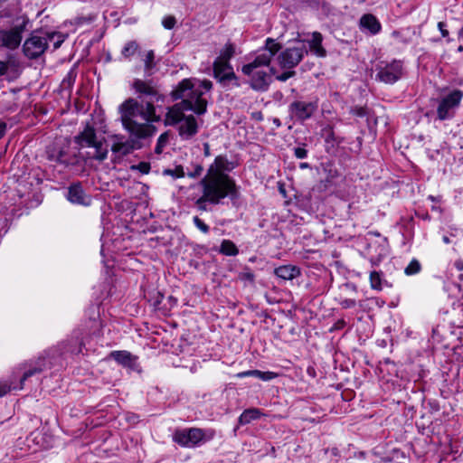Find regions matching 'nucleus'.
Masks as SVG:
<instances>
[{
  "mask_svg": "<svg viewBox=\"0 0 463 463\" xmlns=\"http://www.w3.org/2000/svg\"><path fill=\"white\" fill-rule=\"evenodd\" d=\"M212 82L207 80L184 79L173 90L174 99H181L182 101L168 109L165 124H179L178 132L183 139H189L198 132L199 122L186 112L193 111L198 116L206 112L207 101L203 96L212 89Z\"/></svg>",
  "mask_w": 463,
  "mask_h": 463,
  "instance_id": "1",
  "label": "nucleus"
},
{
  "mask_svg": "<svg viewBox=\"0 0 463 463\" xmlns=\"http://www.w3.org/2000/svg\"><path fill=\"white\" fill-rule=\"evenodd\" d=\"M234 168L225 156H218L209 165L205 175L200 181L202 193L204 199L212 204H219L226 197H233L237 194L235 181L229 175V172Z\"/></svg>",
  "mask_w": 463,
  "mask_h": 463,
  "instance_id": "2",
  "label": "nucleus"
},
{
  "mask_svg": "<svg viewBox=\"0 0 463 463\" xmlns=\"http://www.w3.org/2000/svg\"><path fill=\"white\" fill-rule=\"evenodd\" d=\"M123 128L137 138H146L156 133L154 122L160 117L156 114L155 106L151 102L139 104L134 99H128L118 108Z\"/></svg>",
  "mask_w": 463,
  "mask_h": 463,
  "instance_id": "3",
  "label": "nucleus"
},
{
  "mask_svg": "<svg viewBox=\"0 0 463 463\" xmlns=\"http://www.w3.org/2000/svg\"><path fill=\"white\" fill-rule=\"evenodd\" d=\"M279 50V43L272 38H268L265 46L258 52L255 59L242 67V72L250 77V85L254 90H264L269 86L271 74H276V71L269 67V63Z\"/></svg>",
  "mask_w": 463,
  "mask_h": 463,
  "instance_id": "4",
  "label": "nucleus"
},
{
  "mask_svg": "<svg viewBox=\"0 0 463 463\" xmlns=\"http://www.w3.org/2000/svg\"><path fill=\"white\" fill-rule=\"evenodd\" d=\"M64 36L60 33H34L24 43V52L33 59L42 55L48 47L49 43H52L54 49H57L64 42Z\"/></svg>",
  "mask_w": 463,
  "mask_h": 463,
  "instance_id": "5",
  "label": "nucleus"
},
{
  "mask_svg": "<svg viewBox=\"0 0 463 463\" xmlns=\"http://www.w3.org/2000/svg\"><path fill=\"white\" fill-rule=\"evenodd\" d=\"M75 142L80 147L94 148V153L90 156L99 161H103L108 156V147L104 145V138L98 139L93 127L87 126L82 132L75 137Z\"/></svg>",
  "mask_w": 463,
  "mask_h": 463,
  "instance_id": "6",
  "label": "nucleus"
},
{
  "mask_svg": "<svg viewBox=\"0 0 463 463\" xmlns=\"http://www.w3.org/2000/svg\"><path fill=\"white\" fill-rule=\"evenodd\" d=\"M214 436L213 430L205 431L197 428L177 430L173 434V440L182 447L194 448L210 440Z\"/></svg>",
  "mask_w": 463,
  "mask_h": 463,
  "instance_id": "7",
  "label": "nucleus"
},
{
  "mask_svg": "<svg viewBox=\"0 0 463 463\" xmlns=\"http://www.w3.org/2000/svg\"><path fill=\"white\" fill-rule=\"evenodd\" d=\"M463 99V91L454 90L448 94L444 95L437 108V116L439 120H446L451 118L455 110L458 108Z\"/></svg>",
  "mask_w": 463,
  "mask_h": 463,
  "instance_id": "8",
  "label": "nucleus"
},
{
  "mask_svg": "<svg viewBox=\"0 0 463 463\" xmlns=\"http://www.w3.org/2000/svg\"><path fill=\"white\" fill-rule=\"evenodd\" d=\"M307 52V44L304 41H298L296 45L288 47L279 53L278 61L281 68L292 69L296 67Z\"/></svg>",
  "mask_w": 463,
  "mask_h": 463,
  "instance_id": "9",
  "label": "nucleus"
},
{
  "mask_svg": "<svg viewBox=\"0 0 463 463\" xmlns=\"http://www.w3.org/2000/svg\"><path fill=\"white\" fill-rule=\"evenodd\" d=\"M25 22L21 24H16L10 29H0V47L7 49L17 48L22 41V33L24 30Z\"/></svg>",
  "mask_w": 463,
  "mask_h": 463,
  "instance_id": "10",
  "label": "nucleus"
},
{
  "mask_svg": "<svg viewBox=\"0 0 463 463\" xmlns=\"http://www.w3.org/2000/svg\"><path fill=\"white\" fill-rule=\"evenodd\" d=\"M402 74V64L399 61H393L381 67L377 79L384 83L392 84L396 82Z\"/></svg>",
  "mask_w": 463,
  "mask_h": 463,
  "instance_id": "11",
  "label": "nucleus"
},
{
  "mask_svg": "<svg viewBox=\"0 0 463 463\" xmlns=\"http://www.w3.org/2000/svg\"><path fill=\"white\" fill-rule=\"evenodd\" d=\"M316 102L295 101L289 106V113L293 118L306 120L317 110Z\"/></svg>",
  "mask_w": 463,
  "mask_h": 463,
  "instance_id": "12",
  "label": "nucleus"
},
{
  "mask_svg": "<svg viewBox=\"0 0 463 463\" xmlns=\"http://www.w3.org/2000/svg\"><path fill=\"white\" fill-rule=\"evenodd\" d=\"M111 140V151L119 156H126L131 153L134 149V144L132 141L126 139L121 135H112Z\"/></svg>",
  "mask_w": 463,
  "mask_h": 463,
  "instance_id": "13",
  "label": "nucleus"
},
{
  "mask_svg": "<svg viewBox=\"0 0 463 463\" xmlns=\"http://www.w3.org/2000/svg\"><path fill=\"white\" fill-rule=\"evenodd\" d=\"M67 199L76 204L90 205L91 198L85 194L82 187L79 184H74L69 187Z\"/></svg>",
  "mask_w": 463,
  "mask_h": 463,
  "instance_id": "14",
  "label": "nucleus"
},
{
  "mask_svg": "<svg viewBox=\"0 0 463 463\" xmlns=\"http://www.w3.org/2000/svg\"><path fill=\"white\" fill-rule=\"evenodd\" d=\"M213 72L215 78L221 81L236 79V76L229 61L215 60L213 63Z\"/></svg>",
  "mask_w": 463,
  "mask_h": 463,
  "instance_id": "15",
  "label": "nucleus"
},
{
  "mask_svg": "<svg viewBox=\"0 0 463 463\" xmlns=\"http://www.w3.org/2000/svg\"><path fill=\"white\" fill-rule=\"evenodd\" d=\"M109 356L123 366L133 367L137 358L128 351H113Z\"/></svg>",
  "mask_w": 463,
  "mask_h": 463,
  "instance_id": "16",
  "label": "nucleus"
},
{
  "mask_svg": "<svg viewBox=\"0 0 463 463\" xmlns=\"http://www.w3.org/2000/svg\"><path fill=\"white\" fill-rule=\"evenodd\" d=\"M323 37L318 32L312 33V38L308 41L310 51L318 57H325L326 54V50L322 46Z\"/></svg>",
  "mask_w": 463,
  "mask_h": 463,
  "instance_id": "17",
  "label": "nucleus"
},
{
  "mask_svg": "<svg viewBox=\"0 0 463 463\" xmlns=\"http://www.w3.org/2000/svg\"><path fill=\"white\" fill-rule=\"evenodd\" d=\"M275 274L285 280L293 279L300 274V270L294 265H284L275 269Z\"/></svg>",
  "mask_w": 463,
  "mask_h": 463,
  "instance_id": "18",
  "label": "nucleus"
},
{
  "mask_svg": "<svg viewBox=\"0 0 463 463\" xmlns=\"http://www.w3.org/2000/svg\"><path fill=\"white\" fill-rule=\"evenodd\" d=\"M360 24L363 27L368 29L372 33H377L381 30V24L377 19L372 14L364 15Z\"/></svg>",
  "mask_w": 463,
  "mask_h": 463,
  "instance_id": "19",
  "label": "nucleus"
},
{
  "mask_svg": "<svg viewBox=\"0 0 463 463\" xmlns=\"http://www.w3.org/2000/svg\"><path fill=\"white\" fill-rule=\"evenodd\" d=\"M133 88L137 92L141 94H146L149 96H155L157 94L156 90L147 81H144L142 80H135L133 83Z\"/></svg>",
  "mask_w": 463,
  "mask_h": 463,
  "instance_id": "20",
  "label": "nucleus"
},
{
  "mask_svg": "<svg viewBox=\"0 0 463 463\" xmlns=\"http://www.w3.org/2000/svg\"><path fill=\"white\" fill-rule=\"evenodd\" d=\"M261 412L259 409L251 408L245 410L239 417V422L241 425L249 424L252 420L260 418Z\"/></svg>",
  "mask_w": 463,
  "mask_h": 463,
  "instance_id": "21",
  "label": "nucleus"
},
{
  "mask_svg": "<svg viewBox=\"0 0 463 463\" xmlns=\"http://www.w3.org/2000/svg\"><path fill=\"white\" fill-rule=\"evenodd\" d=\"M220 252L226 256H236L239 250L232 241L223 240L221 243Z\"/></svg>",
  "mask_w": 463,
  "mask_h": 463,
  "instance_id": "22",
  "label": "nucleus"
},
{
  "mask_svg": "<svg viewBox=\"0 0 463 463\" xmlns=\"http://www.w3.org/2000/svg\"><path fill=\"white\" fill-rule=\"evenodd\" d=\"M165 300H156V302H153V305L155 307L166 311L170 310L172 307H174L176 305V299L172 297L171 295L165 296Z\"/></svg>",
  "mask_w": 463,
  "mask_h": 463,
  "instance_id": "23",
  "label": "nucleus"
},
{
  "mask_svg": "<svg viewBox=\"0 0 463 463\" xmlns=\"http://www.w3.org/2000/svg\"><path fill=\"white\" fill-rule=\"evenodd\" d=\"M235 52L234 46L232 43H227L221 51L220 55L216 60L229 61Z\"/></svg>",
  "mask_w": 463,
  "mask_h": 463,
  "instance_id": "24",
  "label": "nucleus"
},
{
  "mask_svg": "<svg viewBox=\"0 0 463 463\" xmlns=\"http://www.w3.org/2000/svg\"><path fill=\"white\" fill-rule=\"evenodd\" d=\"M137 50H138V44L136 42L131 41L125 44V46L122 49L121 53L125 58H128V57L134 55Z\"/></svg>",
  "mask_w": 463,
  "mask_h": 463,
  "instance_id": "25",
  "label": "nucleus"
},
{
  "mask_svg": "<svg viewBox=\"0 0 463 463\" xmlns=\"http://www.w3.org/2000/svg\"><path fill=\"white\" fill-rule=\"evenodd\" d=\"M164 175L172 176L174 179L184 176V171L183 166L176 165L173 169L167 168L163 170Z\"/></svg>",
  "mask_w": 463,
  "mask_h": 463,
  "instance_id": "26",
  "label": "nucleus"
},
{
  "mask_svg": "<svg viewBox=\"0 0 463 463\" xmlns=\"http://www.w3.org/2000/svg\"><path fill=\"white\" fill-rule=\"evenodd\" d=\"M420 263L417 260L413 259L405 268L404 272L408 276L415 275L420 272Z\"/></svg>",
  "mask_w": 463,
  "mask_h": 463,
  "instance_id": "27",
  "label": "nucleus"
},
{
  "mask_svg": "<svg viewBox=\"0 0 463 463\" xmlns=\"http://www.w3.org/2000/svg\"><path fill=\"white\" fill-rule=\"evenodd\" d=\"M252 377H257L262 381H270L276 377V373L272 372H261L259 370H252Z\"/></svg>",
  "mask_w": 463,
  "mask_h": 463,
  "instance_id": "28",
  "label": "nucleus"
},
{
  "mask_svg": "<svg viewBox=\"0 0 463 463\" xmlns=\"http://www.w3.org/2000/svg\"><path fill=\"white\" fill-rule=\"evenodd\" d=\"M154 59H155V53L153 51H148L146 54V58H145V70L146 71H149L150 70H152L155 66V62H154Z\"/></svg>",
  "mask_w": 463,
  "mask_h": 463,
  "instance_id": "29",
  "label": "nucleus"
},
{
  "mask_svg": "<svg viewBox=\"0 0 463 463\" xmlns=\"http://www.w3.org/2000/svg\"><path fill=\"white\" fill-rule=\"evenodd\" d=\"M42 371L41 368L33 367L32 369L27 370L24 373L23 377L21 378L20 387L19 389H23L24 382L31 376H33L35 373H38Z\"/></svg>",
  "mask_w": 463,
  "mask_h": 463,
  "instance_id": "30",
  "label": "nucleus"
},
{
  "mask_svg": "<svg viewBox=\"0 0 463 463\" xmlns=\"http://www.w3.org/2000/svg\"><path fill=\"white\" fill-rule=\"evenodd\" d=\"M370 281L373 289H378L382 287L381 276L378 272H372L370 275Z\"/></svg>",
  "mask_w": 463,
  "mask_h": 463,
  "instance_id": "31",
  "label": "nucleus"
},
{
  "mask_svg": "<svg viewBox=\"0 0 463 463\" xmlns=\"http://www.w3.org/2000/svg\"><path fill=\"white\" fill-rule=\"evenodd\" d=\"M49 158L51 160H53L55 162L61 163V164H64V165L69 164V162L65 158V155L62 151H59L57 154H50Z\"/></svg>",
  "mask_w": 463,
  "mask_h": 463,
  "instance_id": "32",
  "label": "nucleus"
},
{
  "mask_svg": "<svg viewBox=\"0 0 463 463\" xmlns=\"http://www.w3.org/2000/svg\"><path fill=\"white\" fill-rule=\"evenodd\" d=\"M149 292V295L146 297L149 301H152L154 300V302H156V300H163L165 301V294L163 293L162 291H148Z\"/></svg>",
  "mask_w": 463,
  "mask_h": 463,
  "instance_id": "33",
  "label": "nucleus"
},
{
  "mask_svg": "<svg viewBox=\"0 0 463 463\" xmlns=\"http://www.w3.org/2000/svg\"><path fill=\"white\" fill-rule=\"evenodd\" d=\"M131 169L138 170L142 174H148L150 171V164L146 162H140L138 165H132Z\"/></svg>",
  "mask_w": 463,
  "mask_h": 463,
  "instance_id": "34",
  "label": "nucleus"
},
{
  "mask_svg": "<svg viewBox=\"0 0 463 463\" xmlns=\"http://www.w3.org/2000/svg\"><path fill=\"white\" fill-rule=\"evenodd\" d=\"M194 225L203 233H207L209 232V226L206 225L200 218L197 216L193 219Z\"/></svg>",
  "mask_w": 463,
  "mask_h": 463,
  "instance_id": "35",
  "label": "nucleus"
},
{
  "mask_svg": "<svg viewBox=\"0 0 463 463\" xmlns=\"http://www.w3.org/2000/svg\"><path fill=\"white\" fill-rule=\"evenodd\" d=\"M162 24L165 29H172L175 24V18L174 16H166L163 19Z\"/></svg>",
  "mask_w": 463,
  "mask_h": 463,
  "instance_id": "36",
  "label": "nucleus"
},
{
  "mask_svg": "<svg viewBox=\"0 0 463 463\" xmlns=\"http://www.w3.org/2000/svg\"><path fill=\"white\" fill-rule=\"evenodd\" d=\"M209 203V200L204 199V194L202 193V196L198 198L195 202L196 206L201 211H206V203Z\"/></svg>",
  "mask_w": 463,
  "mask_h": 463,
  "instance_id": "37",
  "label": "nucleus"
},
{
  "mask_svg": "<svg viewBox=\"0 0 463 463\" xmlns=\"http://www.w3.org/2000/svg\"><path fill=\"white\" fill-rule=\"evenodd\" d=\"M295 75V71H285L281 74H278L276 76V79L279 81H286L288 79L293 77Z\"/></svg>",
  "mask_w": 463,
  "mask_h": 463,
  "instance_id": "38",
  "label": "nucleus"
},
{
  "mask_svg": "<svg viewBox=\"0 0 463 463\" xmlns=\"http://www.w3.org/2000/svg\"><path fill=\"white\" fill-rule=\"evenodd\" d=\"M167 137L165 135H161L157 140V146L156 147V153H160L162 146L166 143Z\"/></svg>",
  "mask_w": 463,
  "mask_h": 463,
  "instance_id": "39",
  "label": "nucleus"
},
{
  "mask_svg": "<svg viewBox=\"0 0 463 463\" xmlns=\"http://www.w3.org/2000/svg\"><path fill=\"white\" fill-rule=\"evenodd\" d=\"M295 156L298 158H305L307 156V150L301 147L295 148Z\"/></svg>",
  "mask_w": 463,
  "mask_h": 463,
  "instance_id": "40",
  "label": "nucleus"
},
{
  "mask_svg": "<svg viewBox=\"0 0 463 463\" xmlns=\"http://www.w3.org/2000/svg\"><path fill=\"white\" fill-rule=\"evenodd\" d=\"M438 28H439V32H440V33H441V35H442L443 37H448V36H449V32H448V30L445 28V24H444L443 22H439V23L438 24Z\"/></svg>",
  "mask_w": 463,
  "mask_h": 463,
  "instance_id": "41",
  "label": "nucleus"
},
{
  "mask_svg": "<svg viewBox=\"0 0 463 463\" xmlns=\"http://www.w3.org/2000/svg\"><path fill=\"white\" fill-rule=\"evenodd\" d=\"M250 376H252V370L241 372L236 374L237 378H244V377H250Z\"/></svg>",
  "mask_w": 463,
  "mask_h": 463,
  "instance_id": "42",
  "label": "nucleus"
},
{
  "mask_svg": "<svg viewBox=\"0 0 463 463\" xmlns=\"http://www.w3.org/2000/svg\"><path fill=\"white\" fill-rule=\"evenodd\" d=\"M11 386H7L6 384L0 386V397L4 396L5 393H7L11 390Z\"/></svg>",
  "mask_w": 463,
  "mask_h": 463,
  "instance_id": "43",
  "label": "nucleus"
},
{
  "mask_svg": "<svg viewBox=\"0 0 463 463\" xmlns=\"http://www.w3.org/2000/svg\"><path fill=\"white\" fill-rule=\"evenodd\" d=\"M8 65L5 61H0V76L5 74Z\"/></svg>",
  "mask_w": 463,
  "mask_h": 463,
  "instance_id": "44",
  "label": "nucleus"
},
{
  "mask_svg": "<svg viewBox=\"0 0 463 463\" xmlns=\"http://www.w3.org/2000/svg\"><path fill=\"white\" fill-rule=\"evenodd\" d=\"M453 307L454 308H461V311L463 312V295H462V298L458 300V302H453Z\"/></svg>",
  "mask_w": 463,
  "mask_h": 463,
  "instance_id": "45",
  "label": "nucleus"
},
{
  "mask_svg": "<svg viewBox=\"0 0 463 463\" xmlns=\"http://www.w3.org/2000/svg\"><path fill=\"white\" fill-rule=\"evenodd\" d=\"M355 304L354 300L353 299H346L343 302V305L345 307H354Z\"/></svg>",
  "mask_w": 463,
  "mask_h": 463,
  "instance_id": "46",
  "label": "nucleus"
},
{
  "mask_svg": "<svg viewBox=\"0 0 463 463\" xmlns=\"http://www.w3.org/2000/svg\"><path fill=\"white\" fill-rule=\"evenodd\" d=\"M6 129V124L5 122L0 121V138L4 136Z\"/></svg>",
  "mask_w": 463,
  "mask_h": 463,
  "instance_id": "47",
  "label": "nucleus"
},
{
  "mask_svg": "<svg viewBox=\"0 0 463 463\" xmlns=\"http://www.w3.org/2000/svg\"><path fill=\"white\" fill-rule=\"evenodd\" d=\"M202 171H203V167H202V166H200V165H198V166L196 167V169H195V173H194V174H191V175H189V176H191V177H194V176H196V175H199L202 173Z\"/></svg>",
  "mask_w": 463,
  "mask_h": 463,
  "instance_id": "48",
  "label": "nucleus"
},
{
  "mask_svg": "<svg viewBox=\"0 0 463 463\" xmlns=\"http://www.w3.org/2000/svg\"><path fill=\"white\" fill-rule=\"evenodd\" d=\"M241 278H242V279H249V280H252V279H253V275H252V273H250V272H246V273H244V274H242V275H241Z\"/></svg>",
  "mask_w": 463,
  "mask_h": 463,
  "instance_id": "49",
  "label": "nucleus"
},
{
  "mask_svg": "<svg viewBox=\"0 0 463 463\" xmlns=\"http://www.w3.org/2000/svg\"><path fill=\"white\" fill-rule=\"evenodd\" d=\"M203 149H204V155L206 156H210V146L208 144H204L203 145Z\"/></svg>",
  "mask_w": 463,
  "mask_h": 463,
  "instance_id": "50",
  "label": "nucleus"
},
{
  "mask_svg": "<svg viewBox=\"0 0 463 463\" xmlns=\"http://www.w3.org/2000/svg\"><path fill=\"white\" fill-rule=\"evenodd\" d=\"M265 298H267V301H268L269 303H270V304H273V303H275V302H279V299H277V298H273V299H271V298H269V296L267 293L265 294Z\"/></svg>",
  "mask_w": 463,
  "mask_h": 463,
  "instance_id": "51",
  "label": "nucleus"
},
{
  "mask_svg": "<svg viewBox=\"0 0 463 463\" xmlns=\"http://www.w3.org/2000/svg\"><path fill=\"white\" fill-rule=\"evenodd\" d=\"M344 325H345V322H344V321H338V322L335 325V326H334V328H333V329H340V328H342V327L344 326Z\"/></svg>",
  "mask_w": 463,
  "mask_h": 463,
  "instance_id": "52",
  "label": "nucleus"
},
{
  "mask_svg": "<svg viewBox=\"0 0 463 463\" xmlns=\"http://www.w3.org/2000/svg\"><path fill=\"white\" fill-rule=\"evenodd\" d=\"M442 241L445 244H449V243H451L452 241L450 240V238L447 235H444L443 238H442Z\"/></svg>",
  "mask_w": 463,
  "mask_h": 463,
  "instance_id": "53",
  "label": "nucleus"
},
{
  "mask_svg": "<svg viewBox=\"0 0 463 463\" xmlns=\"http://www.w3.org/2000/svg\"><path fill=\"white\" fill-rule=\"evenodd\" d=\"M458 52H462L463 51V47L462 46H459L458 49Z\"/></svg>",
  "mask_w": 463,
  "mask_h": 463,
  "instance_id": "54",
  "label": "nucleus"
},
{
  "mask_svg": "<svg viewBox=\"0 0 463 463\" xmlns=\"http://www.w3.org/2000/svg\"><path fill=\"white\" fill-rule=\"evenodd\" d=\"M429 198H430L431 201H435V198H434L433 196H431V195H430Z\"/></svg>",
  "mask_w": 463,
  "mask_h": 463,
  "instance_id": "55",
  "label": "nucleus"
},
{
  "mask_svg": "<svg viewBox=\"0 0 463 463\" xmlns=\"http://www.w3.org/2000/svg\"><path fill=\"white\" fill-rule=\"evenodd\" d=\"M457 266H458V269H462L461 265L457 264Z\"/></svg>",
  "mask_w": 463,
  "mask_h": 463,
  "instance_id": "56",
  "label": "nucleus"
},
{
  "mask_svg": "<svg viewBox=\"0 0 463 463\" xmlns=\"http://www.w3.org/2000/svg\"><path fill=\"white\" fill-rule=\"evenodd\" d=\"M307 166V164H302L301 165V167H306Z\"/></svg>",
  "mask_w": 463,
  "mask_h": 463,
  "instance_id": "57",
  "label": "nucleus"
}]
</instances>
